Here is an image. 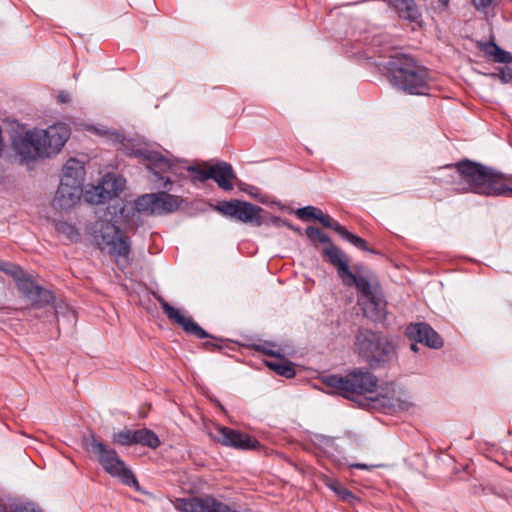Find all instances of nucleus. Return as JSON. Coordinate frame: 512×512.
Here are the masks:
<instances>
[{
  "instance_id": "9d476101",
  "label": "nucleus",
  "mask_w": 512,
  "mask_h": 512,
  "mask_svg": "<svg viewBox=\"0 0 512 512\" xmlns=\"http://www.w3.org/2000/svg\"><path fill=\"white\" fill-rule=\"evenodd\" d=\"M17 290L30 303L32 308L43 309L51 307L54 309V316L56 317L55 294L51 290L39 285L34 280L32 274H29L18 284Z\"/></svg>"
},
{
  "instance_id": "f03ea898",
  "label": "nucleus",
  "mask_w": 512,
  "mask_h": 512,
  "mask_svg": "<svg viewBox=\"0 0 512 512\" xmlns=\"http://www.w3.org/2000/svg\"><path fill=\"white\" fill-rule=\"evenodd\" d=\"M444 169L453 170L466 187L464 191H471L484 196H494L498 191L497 185L501 175L500 171L484 164L463 159L455 164H448Z\"/></svg>"
},
{
  "instance_id": "bb28decb",
  "label": "nucleus",
  "mask_w": 512,
  "mask_h": 512,
  "mask_svg": "<svg viewBox=\"0 0 512 512\" xmlns=\"http://www.w3.org/2000/svg\"><path fill=\"white\" fill-rule=\"evenodd\" d=\"M0 271L14 279L16 288L18 284L30 274L24 271L19 265L3 260H0Z\"/></svg>"
},
{
  "instance_id": "6e6552de",
  "label": "nucleus",
  "mask_w": 512,
  "mask_h": 512,
  "mask_svg": "<svg viewBox=\"0 0 512 512\" xmlns=\"http://www.w3.org/2000/svg\"><path fill=\"white\" fill-rule=\"evenodd\" d=\"M184 199L166 191L144 194L135 200V208L140 213L164 215L177 211Z\"/></svg>"
},
{
  "instance_id": "ddd939ff",
  "label": "nucleus",
  "mask_w": 512,
  "mask_h": 512,
  "mask_svg": "<svg viewBox=\"0 0 512 512\" xmlns=\"http://www.w3.org/2000/svg\"><path fill=\"white\" fill-rule=\"evenodd\" d=\"M42 145L43 156L57 154L70 137V129L65 124H55L45 130H37Z\"/></svg>"
},
{
  "instance_id": "0eeeda50",
  "label": "nucleus",
  "mask_w": 512,
  "mask_h": 512,
  "mask_svg": "<svg viewBox=\"0 0 512 512\" xmlns=\"http://www.w3.org/2000/svg\"><path fill=\"white\" fill-rule=\"evenodd\" d=\"M324 383L347 399L354 400L355 396L371 393L377 386V378L368 370L354 369L346 376L329 375Z\"/></svg>"
},
{
  "instance_id": "49530a36",
  "label": "nucleus",
  "mask_w": 512,
  "mask_h": 512,
  "mask_svg": "<svg viewBox=\"0 0 512 512\" xmlns=\"http://www.w3.org/2000/svg\"><path fill=\"white\" fill-rule=\"evenodd\" d=\"M411 350L414 351V352H417L418 351V346H417V343H412L411 346H410Z\"/></svg>"
},
{
  "instance_id": "9b49d317",
  "label": "nucleus",
  "mask_w": 512,
  "mask_h": 512,
  "mask_svg": "<svg viewBox=\"0 0 512 512\" xmlns=\"http://www.w3.org/2000/svg\"><path fill=\"white\" fill-rule=\"evenodd\" d=\"M125 188V180L121 176L107 173L101 182L85 193V199L91 204H103L117 197Z\"/></svg>"
},
{
  "instance_id": "37998d69",
  "label": "nucleus",
  "mask_w": 512,
  "mask_h": 512,
  "mask_svg": "<svg viewBox=\"0 0 512 512\" xmlns=\"http://www.w3.org/2000/svg\"><path fill=\"white\" fill-rule=\"evenodd\" d=\"M450 0H438V6L442 9H446L449 6Z\"/></svg>"
},
{
  "instance_id": "c85d7f7f",
  "label": "nucleus",
  "mask_w": 512,
  "mask_h": 512,
  "mask_svg": "<svg viewBox=\"0 0 512 512\" xmlns=\"http://www.w3.org/2000/svg\"><path fill=\"white\" fill-rule=\"evenodd\" d=\"M55 230L70 241H78L80 234L77 228L66 221H54Z\"/></svg>"
},
{
  "instance_id": "4c0bfd02",
  "label": "nucleus",
  "mask_w": 512,
  "mask_h": 512,
  "mask_svg": "<svg viewBox=\"0 0 512 512\" xmlns=\"http://www.w3.org/2000/svg\"><path fill=\"white\" fill-rule=\"evenodd\" d=\"M493 77H499L504 83L512 80V69L509 67L500 68L499 73L492 74Z\"/></svg>"
},
{
  "instance_id": "412c9836",
  "label": "nucleus",
  "mask_w": 512,
  "mask_h": 512,
  "mask_svg": "<svg viewBox=\"0 0 512 512\" xmlns=\"http://www.w3.org/2000/svg\"><path fill=\"white\" fill-rule=\"evenodd\" d=\"M2 512H45L39 504L21 498H14L13 501L0 503Z\"/></svg>"
},
{
  "instance_id": "423d86ee",
  "label": "nucleus",
  "mask_w": 512,
  "mask_h": 512,
  "mask_svg": "<svg viewBox=\"0 0 512 512\" xmlns=\"http://www.w3.org/2000/svg\"><path fill=\"white\" fill-rule=\"evenodd\" d=\"M326 252L328 254V262L336 267L338 276L343 284L348 287L355 286L362 296L371 303H375V294L368 278L369 270L356 265L354 266L356 273H353L349 268L348 256L339 247L330 248Z\"/></svg>"
},
{
  "instance_id": "c9c22d12",
  "label": "nucleus",
  "mask_w": 512,
  "mask_h": 512,
  "mask_svg": "<svg viewBox=\"0 0 512 512\" xmlns=\"http://www.w3.org/2000/svg\"><path fill=\"white\" fill-rule=\"evenodd\" d=\"M206 333L209 335L208 338H210L212 340L202 343V347L207 351L221 350L223 348V345L220 343L221 339L210 335L208 332H206Z\"/></svg>"
},
{
  "instance_id": "72a5a7b5",
  "label": "nucleus",
  "mask_w": 512,
  "mask_h": 512,
  "mask_svg": "<svg viewBox=\"0 0 512 512\" xmlns=\"http://www.w3.org/2000/svg\"><path fill=\"white\" fill-rule=\"evenodd\" d=\"M163 172L160 169H154L152 181L157 185L158 188L163 189V191L168 192L172 189V181L168 177H164L161 175Z\"/></svg>"
},
{
  "instance_id": "f8f14e48",
  "label": "nucleus",
  "mask_w": 512,
  "mask_h": 512,
  "mask_svg": "<svg viewBox=\"0 0 512 512\" xmlns=\"http://www.w3.org/2000/svg\"><path fill=\"white\" fill-rule=\"evenodd\" d=\"M210 436L218 443L238 450H251L260 446L255 438L225 426L217 425Z\"/></svg>"
},
{
  "instance_id": "b1692460",
  "label": "nucleus",
  "mask_w": 512,
  "mask_h": 512,
  "mask_svg": "<svg viewBox=\"0 0 512 512\" xmlns=\"http://www.w3.org/2000/svg\"><path fill=\"white\" fill-rule=\"evenodd\" d=\"M133 443L147 446L151 449H156L160 446V440L158 436L150 429L142 428L133 430Z\"/></svg>"
},
{
  "instance_id": "a18cd8bd",
  "label": "nucleus",
  "mask_w": 512,
  "mask_h": 512,
  "mask_svg": "<svg viewBox=\"0 0 512 512\" xmlns=\"http://www.w3.org/2000/svg\"><path fill=\"white\" fill-rule=\"evenodd\" d=\"M13 497H0V503H6V501H13ZM0 512H2V508L0 507Z\"/></svg>"
},
{
  "instance_id": "c756f323",
  "label": "nucleus",
  "mask_w": 512,
  "mask_h": 512,
  "mask_svg": "<svg viewBox=\"0 0 512 512\" xmlns=\"http://www.w3.org/2000/svg\"><path fill=\"white\" fill-rule=\"evenodd\" d=\"M496 188H498V191L495 192L494 196L512 197V175L501 172Z\"/></svg>"
},
{
  "instance_id": "1a4fd4ad",
  "label": "nucleus",
  "mask_w": 512,
  "mask_h": 512,
  "mask_svg": "<svg viewBox=\"0 0 512 512\" xmlns=\"http://www.w3.org/2000/svg\"><path fill=\"white\" fill-rule=\"evenodd\" d=\"M216 210L224 216L243 223H251L255 226H261L265 223L264 217L261 215L265 211L250 202L238 199L221 201L217 204Z\"/></svg>"
},
{
  "instance_id": "a211bd4d",
  "label": "nucleus",
  "mask_w": 512,
  "mask_h": 512,
  "mask_svg": "<svg viewBox=\"0 0 512 512\" xmlns=\"http://www.w3.org/2000/svg\"><path fill=\"white\" fill-rule=\"evenodd\" d=\"M211 179H213L219 188L230 191L233 189L232 181L236 179V174L232 166L224 161H219L211 165Z\"/></svg>"
},
{
  "instance_id": "2eb2a0df",
  "label": "nucleus",
  "mask_w": 512,
  "mask_h": 512,
  "mask_svg": "<svg viewBox=\"0 0 512 512\" xmlns=\"http://www.w3.org/2000/svg\"><path fill=\"white\" fill-rule=\"evenodd\" d=\"M154 296L163 309V312L166 314L167 318L174 324L180 326L186 334L192 335L198 339L209 337L206 331L198 323H196L192 317L181 314L179 310L171 306L161 295L155 294Z\"/></svg>"
},
{
  "instance_id": "de8ad7c7",
  "label": "nucleus",
  "mask_w": 512,
  "mask_h": 512,
  "mask_svg": "<svg viewBox=\"0 0 512 512\" xmlns=\"http://www.w3.org/2000/svg\"><path fill=\"white\" fill-rule=\"evenodd\" d=\"M0 286H2V287L4 286V279L1 275H0Z\"/></svg>"
},
{
  "instance_id": "ea45409f",
  "label": "nucleus",
  "mask_w": 512,
  "mask_h": 512,
  "mask_svg": "<svg viewBox=\"0 0 512 512\" xmlns=\"http://www.w3.org/2000/svg\"><path fill=\"white\" fill-rule=\"evenodd\" d=\"M495 0H471L472 5L478 11H484L490 7Z\"/></svg>"
},
{
  "instance_id": "4be33fe9",
  "label": "nucleus",
  "mask_w": 512,
  "mask_h": 512,
  "mask_svg": "<svg viewBox=\"0 0 512 512\" xmlns=\"http://www.w3.org/2000/svg\"><path fill=\"white\" fill-rule=\"evenodd\" d=\"M479 48L496 63L508 64L512 62V55L499 47L494 41L481 42Z\"/></svg>"
},
{
  "instance_id": "a878e982",
  "label": "nucleus",
  "mask_w": 512,
  "mask_h": 512,
  "mask_svg": "<svg viewBox=\"0 0 512 512\" xmlns=\"http://www.w3.org/2000/svg\"><path fill=\"white\" fill-rule=\"evenodd\" d=\"M280 361H267V367L275 371L278 375L284 376L286 378H293L296 374L293 363L290 361L283 360V356L279 358Z\"/></svg>"
},
{
  "instance_id": "5701e85b",
  "label": "nucleus",
  "mask_w": 512,
  "mask_h": 512,
  "mask_svg": "<svg viewBox=\"0 0 512 512\" xmlns=\"http://www.w3.org/2000/svg\"><path fill=\"white\" fill-rule=\"evenodd\" d=\"M324 484L331 489L341 500L354 504L359 501V498L350 490L344 487L337 479L328 476L323 477Z\"/></svg>"
},
{
  "instance_id": "f704fd0d",
  "label": "nucleus",
  "mask_w": 512,
  "mask_h": 512,
  "mask_svg": "<svg viewBox=\"0 0 512 512\" xmlns=\"http://www.w3.org/2000/svg\"><path fill=\"white\" fill-rule=\"evenodd\" d=\"M273 346H275V345L272 343H269V342H265L263 344H255V345H253V348H254V350L261 352L265 355H268L271 357H276V358H281V354L279 352L274 351L273 349L270 348Z\"/></svg>"
},
{
  "instance_id": "a19ab883",
  "label": "nucleus",
  "mask_w": 512,
  "mask_h": 512,
  "mask_svg": "<svg viewBox=\"0 0 512 512\" xmlns=\"http://www.w3.org/2000/svg\"><path fill=\"white\" fill-rule=\"evenodd\" d=\"M349 467L350 468L361 469V470H366V469L374 468L375 466L374 465L369 466V465L364 464V463H355V464H351Z\"/></svg>"
},
{
  "instance_id": "58836bf2",
  "label": "nucleus",
  "mask_w": 512,
  "mask_h": 512,
  "mask_svg": "<svg viewBox=\"0 0 512 512\" xmlns=\"http://www.w3.org/2000/svg\"><path fill=\"white\" fill-rule=\"evenodd\" d=\"M266 225H273L276 227L289 225V221L286 219H282L277 216H269L267 219H264Z\"/></svg>"
},
{
  "instance_id": "cd10ccee",
  "label": "nucleus",
  "mask_w": 512,
  "mask_h": 512,
  "mask_svg": "<svg viewBox=\"0 0 512 512\" xmlns=\"http://www.w3.org/2000/svg\"><path fill=\"white\" fill-rule=\"evenodd\" d=\"M336 233L339 234L343 239L347 240L352 245L357 247L358 249H361L363 251H367V252H370L373 254H377V252L374 249H371L368 247L367 242L363 238L349 232L344 226L341 225Z\"/></svg>"
},
{
  "instance_id": "39448f33",
  "label": "nucleus",
  "mask_w": 512,
  "mask_h": 512,
  "mask_svg": "<svg viewBox=\"0 0 512 512\" xmlns=\"http://www.w3.org/2000/svg\"><path fill=\"white\" fill-rule=\"evenodd\" d=\"M91 236L99 249H107L111 255L122 258L124 267L128 265V256L131 252L130 239L113 222L96 221L91 228Z\"/></svg>"
},
{
  "instance_id": "7c9ffc66",
  "label": "nucleus",
  "mask_w": 512,
  "mask_h": 512,
  "mask_svg": "<svg viewBox=\"0 0 512 512\" xmlns=\"http://www.w3.org/2000/svg\"><path fill=\"white\" fill-rule=\"evenodd\" d=\"M313 219L319 221L325 228L332 229L335 232H337V230L341 226L336 220H334L328 214L323 213L322 210H320L319 208H316V207H315Z\"/></svg>"
},
{
  "instance_id": "f3484780",
  "label": "nucleus",
  "mask_w": 512,
  "mask_h": 512,
  "mask_svg": "<svg viewBox=\"0 0 512 512\" xmlns=\"http://www.w3.org/2000/svg\"><path fill=\"white\" fill-rule=\"evenodd\" d=\"M81 194L82 187L61 181L52 201V206L55 210L67 211L79 201Z\"/></svg>"
},
{
  "instance_id": "393cba45",
  "label": "nucleus",
  "mask_w": 512,
  "mask_h": 512,
  "mask_svg": "<svg viewBox=\"0 0 512 512\" xmlns=\"http://www.w3.org/2000/svg\"><path fill=\"white\" fill-rule=\"evenodd\" d=\"M305 234L311 242L317 241L320 243L327 244V246H325L322 250L323 256H325L327 258H328V254L326 251L329 250L330 248L337 247L335 244L332 243L330 237L328 235H326L324 232H322L317 227L308 226L305 230Z\"/></svg>"
},
{
  "instance_id": "6ab92c4d",
  "label": "nucleus",
  "mask_w": 512,
  "mask_h": 512,
  "mask_svg": "<svg viewBox=\"0 0 512 512\" xmlns=\"http://www.w3.org/2000/svg\"><path fill=\"white\" fill-rule=\"evenodd\" d=\"M85 176V168L81 161L70 158L62 169L61 181L82 187Z\"/></svg>"
},
{
  "instance_id": "20e7f679",
  "label": "nucleus",
  "mask_w": 512,
  "mask_h": 512,
  "mask_svg": "<svg viewBox=\"0 0 512 512\" xmlns=\"http://www.w3.org/2000/svg\"><path fill=\"white\" fill-rule=\"evenodd\" d=\"M86 449L98 460L105 472L135 490L140 491L139 483L133 472L126 467L124 461L119 457L115 449L108 447L100 437L93 432L84 438Z\"/></svg>"
},
{
  "instance_id": "aec40b11",
  "label": "nucleus",
  "mask_w": 512,
  "mask_h": 512,
  "mask_svg": "<svg viewBox=\"0 0 512 512\" xmlns=\"http://www.w3.org/2000/svg\"><path fill=\"white\" fill-rule=\"evenodd\" d=\"M132 154L140 159L146 160L149 162V168L160 169L162 171H174V165L164 158L159 152L150 151L146 148H139L133 150Z\"/></svg>"
},
{
  "instance_id": "79ce46f5",
  "label": "nucleus",
  "mask_w": 512,
  "mask_h": 512,
  "mask_svg": "<svg viewBox=\"0 0 512 512\" xmlns=\"http://www.w3.org/2000/svg\"><path fill=\"white\" fill-rule=\"evenodd\" d=\"M57 98L60 103H68L70 101L69 94L64 92H61Z\"/></svg>"
},
{
  "instance_id": "f257e3e1",
  "label": "nucleus",
  "mask_w": 512,
  "mask_h": 512,
  "mask_svg": "<svg viewBox=\"0 0 512 512\" xmlns=\"http://www.w3.org/2000/svg\"><path fill=\"white\" fill-rule=\"evenodd\" d=\"M391 84L410 95H428L430 76L428 69L419 65L412 57L396 53L384 64Z\"/></svg>"
},
{
  "instance_id": "473e14b6",
  "label": "nucleus",
  "mask_w": 512,
  "mask_h": 512,
  "mask_svg": "<svg viewBox=\"0 0 512 512\" xmlns=\"http://www.w3.org/2000/svg\"><path fill=\"white\" fill-rule=\"evenodd\" d=\"M133 430L125 429L113 435V442L122 446H131L133 443Z\"/></svg>"
},
{
  "instance_id": "7ed1b4c3",
  "label": "nucleus",
  "mask_w": 512,
  "mask_h": 512,
  "mask_svg": "<svg viewBox=\"0 0 512 512\" xmlns=\"http://www.w3.org/2000/svg\"><path fill=\"white\" fill-rule=\"evenodd\" d=\"M355 352L372 369L384 367L396 358V347L392 340L381 332L360 329L355 336Z\"/></svg>"
},
{
  "instance_id": "e433bc0d",
  "label": "nucleus",
  "mask_w": 512,
  "mask_h": 512,
  "mask_svg": "<svg viewBox=\"0 0 512 512\" xmlns=\"http://www.w3.org/2000/svg\"><path fill=\"white\" fill-rule=\"evenodd\" d=\"M315 207L314 206H305L296 210V216L301 220H310L313 219Z\"/></svg>"
},
{
  "instance_id": "dca6fc26",
  "label": "nucleus",
  "mask_w": 512,
  "mask_h": 512,
  "mask_svg": "<svg viewBox=\"0 0 512 512\" xmlns=\"http://www.w3.org/2000/svg\"><path fill=\"white\" fill-rule=\"evenodd\" d=\"M405 335L409 340L422 343L432 349H439L443 346L441 336L427 323H411L406 327Z\"/></svg>"
},
{
  "instance_id": "4468645a",
  "label": "nucleus",
  "mask_w": 512,
  "mask_h": 512,
  "mask_svg": "<svg viewBox=\"0 0 512 512\" xmlns=\"http://www.w3.org/2000/svg\"><path fill=\"white\" fill-rule=\"evenodd\" d=\"M14 151L21 157L22 162L43 158V150L37 130L26 131L13 137Z\"/></svg>"
},
{
  "instance_id": "2f4dec72",
  "label": "nucleus",
  "mask_w": 512,
  "mask_h": 512,
  "mask_svg": "<svg viewBox=\"0 0 512 512\" xmlns=\"http://www.w3.org/2000/svg\"><path fill=\"white\" fill-rule=\"evenodd\" d=\"M188 172L192 174V181L205 182L211 179V166L208 168H201L200 166H189L187 168Z\"/></svg>"
},
{
  "instance_id": "c03bdc74",
  "label": "nucleus",
  "mask_w": 512,
  "mask_h": 512,
  "mask_svg": "<svg viewBox=\"0 0 512 512\" xmlns=\"http://www.w3.org/2000/svg\"><path fill=\"white\" fill-rule=\"evenodd\" d=\"M289 229L293 230L294 232L298 233L299 235H302L301 229L298 227H295L289 222V225H286Z\"/></svg>"
}]
</instances>
